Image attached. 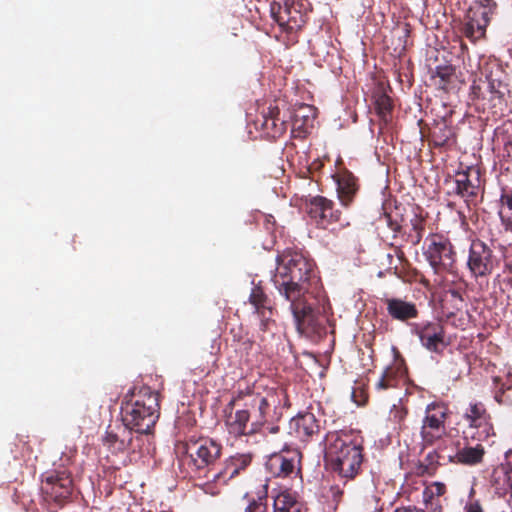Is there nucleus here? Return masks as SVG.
<instances>
[{"label": "nucleus", "mask_w": 512, "mask_h": 512, "mask_svg": "<svg viewBox=\"0 0 512 512\" xmlns=\"http://www.w3.org/2000/svg\"><path fill=\"white\" fill-rule=\"evenodd\" d=\"M41 477V491L46 502L62 507L71 500L74 484L70 470L57 467L44 472Z\"/></svg>", "instance_id": "obj_8"}, {"label": "nucleus", "mask_w": 512, "mask_h": 512, "mask_svg": "<svg viewBox=\"0 0 512 512\" xmlns=\"http://www.w3.org/2000/svg\"><path fill=\"white\" fill-rule=\"evenodd\" d=\"M450 410L443 402H432L424 411L420 427V438L423 447H430L448 436L446 421Z\"/></svg>", "instance_id": "obj_9"}, {"label": "nucleus", "mask_w": 512, "mask_h": 512, "mask_svg": "<svg viewBox=\"0 0 512 512\" xmlns=\"http://www.w3.org/2000/svg\"><path fill=\"white\" fill-rule=\"evenodd\" d=\"M429 142L435 148H449L455 144V133L445 121L435 123L429 131Z\"/></svg>", "instance_id": "obj_25"}, {"label": "nucleus", "mask_w": 512, "mask_h": 512, "mask_svg": "<svg viewBox=\"0 0 512 512\" xmlns=\"http://www.w3.org/2000/svg\"><path fill=\"white\" fill-rule=\"evenodd\" d=\"M411 332L418 336L421 345L429 352L441 354L448 345L445 342V329L440 321L414 323Z\"/></svg>", "instance_id": "obj_12"}, {"label": "nucleus", "mask_w": 512, "mask_h": 512, "mask_svg": "<svg viewBox=\"0 0 512 512\" xmlns=\"http://www.w3.org/2000/svg\"><path fill=\"white\" fill-rule=\"evenodd\" d=\"M288 407L289 397L282 387L269 388L265 394L247 387L235 391L227 403L225 425L234 437L255 435L266 423L279 421Z\"/></svg>", "instance_id": "obj_2"}, {"label": "nucleus", "mask_w": 512, "mask_h": 512, "mask_svg": "<svg viewBox=\"0 0 512 512\" xmlns=\"http://www.w3.org/2000/svg\"><path fill=\"white\" fill-rule=\"evenodd\" d=\"M410 225L411 230L408 233L407 240L413 246H417L423 238L426 226V219L419 214H414V216L410 219Z\"/></svg>", "instance_id": "obj_30"}, {"label": "nucleus", "mask_w": 512, "mask_h": 512, "mask_svg": "<svg viewBox=\"0 0 512 512\" xmlns=\"http://www.w3.org/2000/svg\"><path fill=\"white\" fill-rule=\"evenodd\" d=\"M499 216L505 230L512 231V189H502L499 199Z\"/></svg>", "instance_id": "obj_28"}, {"label": "nucleus", "mask_w": 512, "mask_h": 512, "mask_svg": "<svg viewBox=\"0 0 512 512\" xmlns=\"http://www.w3.org/2000/svg\"><path fill=\"white\" fill-rule=\"evenodd\" d=\"M184 449L188 467L195 473L205 472V477L212 481V473L217 472L213 465L222 454L221 444L207 437L190 438L184 443Z\"/></svg>", "instance_id": "obj_6"}, {"label": "nucleus", "mask_w": 512, "mask_h": 512, "mask_svg": "<svg viewBox=\"0 0 512 512\" xmlns=\"http://www.w3.org/2000/svg\"><path fill=\"white\" fill-rule=\"evenodd\" d=\"M306 504L290 490L280 491L274 496L273 512H307Z\"/></svg>", "instance_id": "obj_24"}, {"label": "nucleus", "mask_w": 512, "mask_h": 512, "mask_svg": "<svg viewBox=\"0 0 512 512\" xmlns=\"http://www.w3.org/2000/svg\"><path fill=\"white\" fill-rule=\"evenodd\" d=\"M484 73L487 82H491L492 79L506 80L505 71L497 63L486 64V66L484 67Z\"/></svg>", "instance_id": "obj_39"}, {"label": "nucleus", "mask_w": 512, "mask_h": 512, "mask_svg": "<svg viewBox=\"0 0 512 512\" xmlns=\"http://www.w3.org/2000/svg\"><path fill=\"white\" fill-rule=\"evenodd\" d=\"M141 512H151V511H145V510H142Z\"/></svg>", "instance_id": "obj_53"}, {"label": "nucleus", "mask_w": 512, "mask_h": 512, "mask_svg": "<svg viewBox=\"0 0 512 512\" xmlns=\"http://www.w3.org/2000/svg\"><path fill=\"white\" fill-rule=\"evenodd\" d=\"M394 354V363L384 369L380 378L375 383V390L378 393H384L391 389L398 388L402 378L406 373L405 360L396 347L392 348Z\"/></svg>", "instance_id": "obj_14"}, {"label": "nucleus", "mask_w": 512, "mask_h": 512, "mask_svg": "<svg viewBox=\"0 0 512 512\" xmlns=\"http://www.w3.org/2000/svg\"><path fill=\"white\" fill-rule=\"evenodd\" d=\"M325 458L339 477L351 480L364 461L362 439L352 431H333L325 436Z\"/></svg>", "instance_id": "obj_3"}, {"label": "nucleus", "mask_w": 512, "mask_h": 512, "mask_svg": "<svg viewBox=\"0 0 512 512\" xmlns=\"http://www.w3.org/2000/svg\"><path fill=\"white\" fill-rule=\"evenodd\" d=\"M427 487L429 490L433 491V494L437 496V498L443 496L447 491L446 485L442 482H432Z\"/></svg>", "instance_id": "obj_41"}, {"label": "nucleus", "mask_w": 512, "mask_h": 512, "mask_svg": "<svg viewBox=\"0 0 512 512\" xmlns=\"http://www.w3.org/2000/svg\"><path fill=\"white\" fill-rule=\"evenodd\" d=\"M388 315L396 321L408 322L418 317L419 311L415 303L403 300L401 298H385Z\"/></svg>", "instance_id": "obj_22"}, {"label": "nucleus", "mask_w": 512, "mask_h": 512, "mask_svg": "<svg viewBox=\"0 0 512 512\" xmlns=\"http://www.w3.org/2000/svg\"><path fill=\"white\" fill-rule=\"evenodd\" d=\"M490 484L499 496H505L512 491V475L506 466L501 464L492 470Z\"/></svg>", "instance_id": "obj_26"}, {"label": "nucleus", "mask_w": 512, "mask_h": 512, "mask_svg": "<svg viewBox=\"0 0 512 512\" xmlns=\"http://www.w3.org/2000/svg\"><path fill=\"white\" fill-rule=\"evenodd\" d=\"M484 454V447L481 444H477L474 447L466 446L459 449L455 457L458 463L473 466L482 462Z\"/></svg>", "instance_id": "obj_27"}, {"label": "nucleus", "mask_w": 512, "mask_h": 512, "mask_svg": "<svg viewBox=\"0 0 512 512\" xmlns=\"http://www.w3.org/2000/svg\"><path fill=\"white\" fill-rule=\"evenodd\" d=\"M469 428L478 430V438H487L490 436L493 425L491 416L482 402H471L465 409L462 416Z\"/></svg>", "instance_id": "obj_16"}, {"label": "nucleus", "mask_w": 512, "mask_h": 512, "mask_svg": "<svg viewBox=\"0 0 512 512\" xmlns=\"http://www.w3.org/2000/svg\"><path fill=\"white\" fill-rule=\"evenodd\" d=\"M312 10L308 0H273L270 14L282 32L291 34L300 31Z\"/></svg>", "instance_id": "obj_7"}, {"label": "nucleus", "mask_w": 512, "mask_h": 512, "mask_svg": "<svg viewBox=\"0 0 512 512\" xmlns=\"http://www.w3.org/2000/svg\"><path fill=\"white\" fill-rule=\"evenodd\" d=\"M246 409L249 411V414H250V415H254V414H255V412H257V411L255 410V408H246Z\"/></svg>", "instance_id": "obj_52"}, {"label": "nucleus", "mask_w": 512, "mask_h": 512, "mask_svg": "<svg viewBox=\"0 0 512 512\" xmlns=\"http://www.w3.org/2000/svg\"><path fill=\"white\" fill-rule=\"evenodd\" d=\"M499 264L493 249L480 239L470 244L467 268L475 280L487 279Z\"/></svg>", "instance_id": "obj_10"}, {"label": "nucleus", "mask_w": 512, "mask_h": 512, "mask_svg": "<svg viewBox=\"0 0 512 512\" xmlns=\"http://www.w3.org/2000/svg\"><path fill=\"white\" fill-rule=\"evenodd\" d=\"M396 255H397V257H398L400 260H404V259H405V254H404V252H403L400 248H398V247H396Z\"/></svg>", "instance_id": "obj_48"}, {"label": "nucleus", "mask_w": 512, "mask_h": 512, "mask_svg": "<svg viewBox=\"0 0 512 512\" xmlns=\"http://www.w3.org/2000/svg\"><path fill=\"white\" fill-rule=\"evenodd\" d=\"M488 90L491 94L490 100H502L508 92L506 80L492 79L491 82H488Z\"/></svg>", "instance_id": "obj_36"}, {"label": "nucleus", "mask_w": 512, "mask_h": 512, "mask_svg": "<svg viewBox=\"0 0 512 512\" xmlns=\"http://www.w3.org/2000/svg\"><path fill=\"white\" fill-rule=\"evenodd\" d=\"M160 395L142 387L121 408L122 422L132 432L149 434L160 415Z\"/></svg>", "instance_id": "obj_4"}, {"label": "nucleus", "mask_w": 512, "mask_h": 512, "mask_svg": "<svg viewBox=\"0 0 512 512\" xmlns=\"http://www.w3.org/2000/svg\"><path fill=\"white\" fill-rule=\"evenodd\" d=\"M302 453L297 448H285L269 456L265 467L274 477L297 476L301 472Z\"/></svg>", "instance_id": "obj_11"}, {"label": "nucleus", "mask_w": 512, "mask_h": 512, "mask_svg": "<svg viewBox=\"0 0 512 512\" xmlns=\"http://www.w3.org/2000/svg\"><path fill=\"white\" fill-rule=\"evenodd\" d=\"M471 95L473 96V99L479 100L485 98L480 85H477L475 82L471 86Z\"/></svg>", "instance_id": "obj_44"}, {"label": "nucleus", "mask_w": 512, "mask_h": 512, "mask_svg": "<svg viewBox=\"0 0 512 512\" xmlns=\"http://www.w3.org/2000/svg\"><path fill=\"white\" fill-rule=\"evenodd\" d=\"M308 215L318 228L329 229L331 225L340 222L341 211L335 208L332 200L323 196L313 197L307 205Z\"/></svg>", "instance_id": "obj_13"}, {"label": "nucleus", "mask_w": 512, "mask_h": 512, "mask_svg": "<svg viewBox=\"0 0 512 512\" xmlns=\"http://www.w3.org/2000/svg\"><path fill=\"white\" fill-rule=\"evenodd\" d=\"M272 283L278 294L289 303V309L299 329L313 321V297L320 286V277L314 261L303 253L286 249L277 255Z\"/></svg>", "instance_id": "obj_1"}, {"label": "nucleus", "mask_w": 512, "mask_h": 512, "mask_svg": "<svg viewBox=\"0 0 512 512\" xmlns=\"http://www.w3.org/2000/svg\"><path fill=\"white\" fill-rule=\"evenodd\" d=\"M506 466V469L510 472L512 475V449H509L505 453V463L503 464Z\"/></svg>", "instance_id": "obj_46"}, {"label": "nucleus", "mask_w": 512, "mask_h": 512, "mask_svg": "<svg viewBox=\"0 0 512 512\" xmlns=\"http://www.w3.org/2000/svg\"><path fill=\"white\" fill-rule=\"evenodd\" d=\"M464 510L465 512H484L481 504L477 500L468 502Z\"/></svg>", "instance_id": "obj_42"}, {"label": "nucleus", "mask_w": 512, "mask_h": 512, "mask_svg": "<svg viewBox=\"0 0 512 512\" xmlns=\"http://www.w3.org/2000/svg\"><path fill=\"white\" fill-rule=\"evenodd\" d=\"M249 303L254 307V312L271 304V300L260 286H254L249 296Z\"/></svg>", "instance_id": "obj_34"}, {"label": "nucleus", "mask_w": 512, "mask_h": 512, "mask_svg": "<svg viewBox=\"0 0 512 512\" xmlns=\"http://www.w3.org/2000/svg\"><path fill=\"white\" fill-rule=\"evenodd\" d=\"M455 75V67L452 64H439L432 70V77L439 78V88L446 89L447 85L452 82Z\"/></svg>", "instance_id": "obj_32"}, {"label": "nucleus", "mask_w": 512, "mask_h": 512, "mask_svg": "<svg viewBox=\"0 0 512 512\" xmlns=\"http://www.w3.org/2000/svg\"><path fill=\"white\" fill-rule=\"evenodd\" d=\"M333 179L337 185L336 191L340 203L346 208L349 207L359 190L358 179L347 169L333 175Z\"/></svg>", "instance_id": "obj_19"}, {"label": "nucleus", "mask_w": 512, "mask_h": 512, "mask_svg": "<svg viewBox=\"0 0 512 512\" xmlns=\"http://www.w3.org/2000/svg\"><path fill=\"white\" fill-rule=\"evenodd\" d=\"M423 503L425 504L426 508L429 509L431 512H441L442 511V505L440 504L437 496L433 494V491L429 490V488L426 486L423 490Z\"/></svg>", "instance_id": "obj_38"}, {"label": "nucleus", "mask_w": 512, "mask_h": 512, "mask_svg": "<svg viewBox=\"0 0 512 512\" xmlns=\"http://www.w3.org/2000/svg\"><path fill=\"white\" fill-rule=\"evenodd\" d=\"M319 430V421L310 412L299 413L289 422V434L301 441H308Z\"/></svg>", "instance_id": "obj_21"}, {"label": "nucleus", "mask_w": 512, "mask_h": 512, "mask_svg": "<svg viewBox=\"0 0 512 512\" xmlns=\"http://www.w3.org/2000/svg\"><path fill=\"white\" fill-rule=\"evenodd\" d=\"M274 422H275V421H273V422H269V423H268V424H269V426H268V431H269V433H271V434H276V433H278V432H279V426L274 425Z\"/></svg>", "instance_id": "obj_47"}, {"label": "nucleus", "mask_w": 512, "mask_h": 512, "mask_svg": "<svg viewBox=\"0 0 512 512\" xmlns=\"http://www.w3.org/2000/svg\"><path fill=\"white\" fill-rule=\"evenodd\" d=\"M315 110L310 105H301L294 113V127L298 129L313 126Z\"/></svg>", "instance_id": "obj_31"}, {"label": "nucleus", "mask_w": 512, "mask_h": 512, "mask_svg": "<svg viewBox=\"0 0 512 512\" xmlns=\"http://www.w3.org/2000/svg\"><path fill=\"white\" fill-rule=\"evenodd\" d=\"M255 313L259 318L261 331H270L275 326V320L273 319L275 309L272 304L255 311Z\"/></svg>", "instance_id": "obj_33"}, {"label": "nucleus", "mask_w": 512, "mask_h": 512, "mask_svg": "<svg viewBox=\"0 0 512 512\" xmlns=\"http://www.w3.org/2000/svg\"><path fill=\"white\" fill-rule=\"evenodd\" d=\"M253 455L251 453L235 454L227 458L217 472L212 473V481L219 484H227L237 476L244 473L251 465Z\"/></svg>", "instance_id": "obj_15"}, {"label": "nucleus", "mask_w": 512, "mask_h": 512, "mask_svg": "<svg viewBox=\"0 0 512 512\" xmlns=\"http://www.w3.org/2000/svg\"><path fill=\"white\" fill-rule=\"evenodd\" d=\"M502 395H503V390H500L499 392H497V393L495 394V400H496L498 403H501V402H502V400H501Z\"/></svg>", "instance_id": "obj_50"}, {"label": "nucleus", "mask_w": 512, "mask_h": 512, "mask_svg": "<svg viewBox=\"0 0 512 512\" xmlns=\"http://www.w3.org/2000/svg\"><path fill=\"white\" fill-rule=\"evenodd\" d=\"M245 512H267V502L265 498L259 497L253 500L246 507Z\"/></svg>", "instance_id": "obj_40"}, {"label": "nucleus", "mask_w": 512, "mask_h": 512, "mask_svg": "<svg viewBox=\"0 0 512 512\" xmlns=\"http://www.w3.org/2000/svg\"><path fill=\"white\" fill-rule=\"evenodd\" d=\"M394 512H426L424 509L418 508L414 505L397 507Z\"/></svg>", "instance_id": "obj_45"}, {"label": "nucleus", "mask_w": 512, "mask_h": 512, "mask_svg": "<svg viewBox=\"0 0 512 512\" xmlns=\"http://www.w3.org/2000/svg\"><path fill=\"white\" fill-rule=\"evenodd\" d=\"M451 294L453 297L461 299V294L457 290H452Z\"/></svg>", "instance_id": "obj_51"}, {"label": "nucleus", "mask_w": 512, "mask_h": 512, "mask_svg": "<svg viewBox=\"0 0 512 512\" xmlns=\"http://www.w3.org/2000/svg\"><path fill=\"white\" fill-rule=\"evenodd\" d=\"M497 279L501 285V290H511L512 289V262L504 261V265L502 267L501 273L497 275Z\"/></svg>", "instance_id": "obj_37"}, {"label": "nucleus", "mask_w": 512, "mask_h": 512, "mask_svg": "<svg viewBox=\"0 0 512 512\" xmlns=\"http://www.w3.org/2000/svg\"><path fill=\"white\" fill-rule=\"evenodd\" d=\"M255 125L267 139H278L287 130L286 121L280 118V109L277 105H270L266 111H263L261 118L255 121Z\"/></svg>", "instance_id": "obj_17"}, {"label": "nucleus", "mask_w": 512, "mask_h": 512, "mask_svg": "<svg viewBox=\"0 0 512 512\" xmlns=\"http://www.w3.org/2000/svg\"><path fill=\"white\" fill-rule=\"evenodd\" d=\"M393 107V101L386 93L380 92L375 96L377 115L386 124L391 121Z\"/></svg>", "instance_id": "obj_29"}, {"label": "nucleus", "mask_w": 512, "mask_h": 512, "mask_svg": "<svg viewBox=\"0 0 512 512\" xmlns=\"http://www.w3.org/2000/svg\"><path fill=\"white\" fill-rule=\"evenodd\" d=\"M479 171L468 168L456 174L455 193L466 199H473L478 193Z\"/></svg>", "instance_id": "obj_23"}, {"label": "nucleus", "mask_w": 512, "mask_h": 512, "mask_svg": "<svg viewBox=\"0 0 512 512\" xmlns=\"http://www.w3.org/2000/svg\"><path fill=\"white\" fill-rule=\"evenodd\" d=\"M387 223H388V227L394 232V233H399L402 229V226L401 224L396 221V220H393L392 217L390 215H387Z\"/></svg>", "instance_id": "obj_43"}, {"label": "nucleus", "mask_w": 512, "mask_h": 512, "mask_svg": "<svg viewBox=\"0 0 512 512\" xmlns=\"http://www.w3.org/2000/svg\"><path fill=\"white\" fill-rule=\"evenodd\" d=\"M423 255L434 274V283L446 287L447 275H456V251L448 238L430 234L425 240Z\"/></svg>", "instance_id": "obj_5"}, {"label": "nucleus", "mask_w": 512, "mask_h": 512, "mask_svg": "<svg viewBox=\"0 0 512 512\" xmlns=\"http://www.w3.org/2000/svg\"><path fill=\"white\" fill-rule=\"evenodd\" d=\"M332 490L335 498L338 496L340 497L343 494V492L339 488L333 487Z\"/></svg>", "instance_id": "obj_49"}, {"label": "nucleus", "mask_w": 512, "mask_h": 512, "mask_svg": "<svg viewBox=\"0 0 512 512\" xmlns=\"http://www.w3.org/2000/svg\"><path fill=\"white\" fill-rule=\"evenodd\" d=\"M489 21V13L486 8L470 9L462 32L472 42H476L485 36Z\"/></svg>", "instance_id": "obj_20"}, {"label": "nucleus", "mask_w": 512, "mask_h": 512, "mask_svg": "<svg viewBox=\"0 0 512 512\" xmlns=\"http://www.w3.org/2000/svg\"><path fill=\"white\" fill-rule=\"evenodd\" d=\"M219 350L220 346L216 343V340H214L210 345V349H202L201 354L199 355L200 359L205 361V365L202 368V371L207 370L209 372L210 369L214 367L217 361V353Z\"/></svg>", "instance_id": "obj_35"}, {"label": "nucleus", "mask_w": 512, "mask_h": 512, "mask_svg": "<svg viewBox=\"0 0 512 512\" xmlns=\"http://www.w3.org/2000/svg\"><path fill=\"white\" fill-rule=\"evenodd\" d=\"M103 444L114 454L135 450L133 446V432L124 424L110 425L103 438Z\"/></svg>", "instance_id": "obj_18"}]
</instances>
